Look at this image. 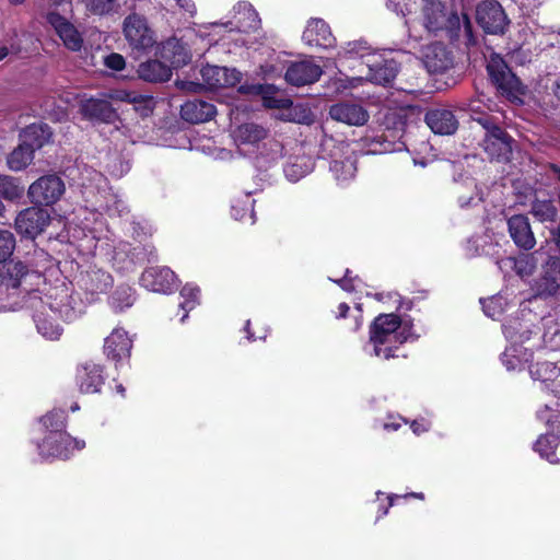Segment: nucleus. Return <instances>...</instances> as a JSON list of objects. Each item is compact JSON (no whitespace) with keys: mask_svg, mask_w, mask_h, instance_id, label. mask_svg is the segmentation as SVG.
I'll list each match as a JSON object with an SVG mask.
<instances>
[{"mask_svg":"<svg viewBox=\"0 0 560 560\" xmlns=\"http://www.w3.org/2000/svg\"><path fill=\"white\" fill-rule=\"evenodd\" d=\"M234 20L229 21L231 30L242 33L255 32L260 27V19L253 5L246 1L238 2L234 8Z\"/></svg>","mask_w":560,"mask_h":560,"instance_id":"22","label":"nucleus"},{"mask_svg":"<svg viewBox=\"0 0 560 560\" xmlns=\"http://www.w3.org/2000/svg\"><path fill=\"white\" fill-rule=\"evenodd\" d=\"M203 83L209 89L233 86L241 81L242 73L236 69L218 66H205L200 70Z\"/></svg>","mask_w":560,"mask_h":560,"instance_id":"18","label":"nucleus"},{"mask_svg":"<svg viewBox=\"0 0 560 560\" xmlns=\"http://www.w3.org/2000/svg\"><path fill=\"white\" fill-rule=\"evenodd\" d=\"M75 381L81 393H98L105 381L103 368L94 362H84L77 369Z\"/></svg>","mask_w":560,"mask_h":560,"instance_id":"17","label":"nucleus"},{"mask_svg":"<svg viewBox=\"0 0 560 560\" xmlns=\"http://www.w3.org/2000/svg\"><path fill=\"white\" fill-rule=\"evenodd\" d=\"M427 125L436 135H453L458 128V121L452 110L434 108L425 114Z\"/></svg>","mask_w":560,"mask_h":560,"instance_id":"25","label":"nucleus"},{"mask_svg":"<svg viewBox=\"0 0 560 560\" xmlns=\"http://www.w3.org/2000/svg\"><path fill=\"white\" fill-rule=\"evenodd\" d=\"M109 98L115 101H120L125 103L130 104H144L145 113H151L153 109V97L139 94L135 91H127V90H118L115 92H112L108 95Z\"/></svg>","mask_w":560,"mask_h":560,"instance_id":"35","label":"nucleus"},{"mask_svg":"<svg viewBox=\"0 0 560 560\" xmlns=\"http://www.w3.org/2000/svg\"><path fill=\"white\" fill-rule=\"evenodd\" d=\"M141 284L153 292H171L176 285V276L168 267H151L140 278Z\"/></svg>","mask_w":560,"mask_h":560,"instance_id":"15","label":"nucleus"},{"mask_svg":"<svg viewBox=\"0 0 560 560\" xmlns=\"http://www.w3.org/2000/svg\"><path fill=\"white\" fill-rule=\"evenodd\" d=\"M549 170L553 174V176L557 178V180L560 182V166H558L557 164H550Z\"/></svg>","mask_w":560,"mask_h":560,"instance_id":"59","label":"nucleus"},{"mask_svg":"<svg viewBox=\"0 0 560 560\" xmlns=\"http://www.w3.org/2000/svg\"><path fill=\"white\" fill-rule=\"evenodd\" d=\"M330 117L349 126H363L369 120L368 112L359 104L338 103L330 107Z\"/></svg>","mask_w":560,"mask_h":560,"instance_id":"24","label":"nucleus"},{"mask_svg":"<svg viewBox=\"0 0 560 560\" xmlns=\"http://www.w3.org/2000/svg\"><path fill=\"white\" fill-rule=\"evenodd\" d=\"M509 233L515 245L529 250L535 247L536 238L529 219L525 214H514L508 220Z\"/></svg>","mask_w":560,"mask_h":560,"instance_id":"20","label":"nucleus"},{"mask_svg":"<svg viewBox=\"0 0 560 560\" xmlns=\"http://www.w3.org/2000/svg\"><path fill=\"white\" fill-rule=\"evenodd\" d=\"M339 59H362V66L369 59L376 56L372 47L363 39L352 40L346 44L341 50L338 51Z\"/></svg>","mask_w":560,"mask_h":560,"instance_id":"32","label":"nucleus"},{"mask_svg":"<svg viewBox=\"0 0 560 560\" xmlns=\"http://www.w3.org/2000/svg\"><path fill=\"white\" fill-rule=\"evenodd\" d=\"M215 114L214 105L201 100L187 101L180 107L182 118L192 124L208 121L212 119Z\"/></svg>","mask_w":560,"mask_h":560,"instance_id":"27","label":"nucleus"},{"mask_svg":"<svg viewBox=\"0 0 560 560\" xmlns=\"http://www.w3.org/2000/svg\"><path fill=\"white\" fill-rule=\"evenodd\" d=\"M20 50L21 47L13 42V38H11L8 43L0 45V61L10 54H19Z\"/></svg>","mask_w":560,"mask_h":560,"instance_id":"52","label":"nucleus"},{"mask_svg":"<svg viewBox=\"0 0 560 560\" xmlns=\"http://www.w3.org/2000/svg\"><path fill=\"white\" fill-rule=\"evenodd\" d=\"M179 9L194 16L197 12L196 4L192 0H174Z\"/></svg>","mask_w":560,"mask_h":560,"instance_id":"53","label":"nucleus"},{"mask_svg":"<svg viewBox=\"0 0 560 560\" xmlns=\"http://www.w3.org/2000/svg\"><path fill=\"white\" fill-rule=\"evenodd\" d=\"M5 211V206L3 205V202L0 200V218L3 215Z\"/></svg>","mask_w":560,"mask_h":560,"instance_id":"64","label":"nucleus"},{"mask_svg":"<svg viewBox=\"0 0 560 560\" xmlns=\"http://www.w3.org/2000/svg\"><path fill=\"white\" fill-rule=\"evenodd\" d=\"M131 347L132 342L127 331L121 328H115L112 334L105 338L104 353L108 359L120 361L130 355Z\"/></svg>","mask_w":560,"mask_h":560,"instance_id":"26","label":"nucleus"},{"mask_svg":"<svg viewBox=\"0 0 560 560\" xmlns=\"http://www.w3.org/2000/svg\"><path fill=\"white\" fill-rule=\"evenodd\" d=\"M260 93L262 94L264 104L269 108L284 109L292 105L291 100L287 97H276L271 94L276 92L273 85L260 86Z\"/></svg>","mask_w":560,"mask_h":560,"instance_id":"41","label":"nucleus"},{"mask_svg":"<svg viewBox=\"0 0 560 560\" xmlns=\"http://www.w3.org/2000/svg\"><path fill=\"white\" fill-rule=\"evenodd\" d=\"M529 374L533 380L547 383L556 380L560 370L557 365L549 361L536 362L529 366Z\"/></svg>","mask_w":560,"mask_h":560,"instance_id":"36","label":"nucleus"},{"mask_svg":"<svg viewBox=\"0 0 560 560\" xmlns=\"http://www.w3.org/2000/svg\"><path fill=\"white\" fill-rule=\"evenodd\" d=\"M351 271L349 269L346 270L345 277L336 282L347 292H353L357 289L355 282H358V278H352L350 276Z\"/></svg>","mask_w":560,"mask_h":560,"instance_id":"51","label":"nucleus"},{"mask_svg":"<svg viewBox=\"0 0 560 560\" xmlns=\"http://www.w3.org/2000/svg\"><path fill=\"white\" fill-rule=\"evenodd\" d=\"M558 439L555 435H541L535 443V451L551 463L559 460L556 455Z\"/></svg>","mask_w":560,"mask_h":560,"instance_id":"39","label":"nucleus"},{"mask_svg":"<svg viewBox=\"0 0 560 560\" xmlns=\"http://www.w3.org/2000/svg\"><path fill=\"white\" fill-rule=\"evenodd\" d=\"M80 112L85 118L90 120L113 124L118 119L117 112L106 100H85L81 103Z\"/></svg>","mask_w":560,"mask_h":560,"instance_id":"23","label":"nucleus"},{"mask_svg":"<svg viewBox=\"0 0 560 560\" xmlns=\"http://www.w3.org/2000/svg\"><path fill=\"white\" fill-rule=\"evenodd\" d=\"M245 330L247 331V339L248 340H254L252 334L249 332V320L246 323Z\"/></svg>","mask_w":560,"mask_h":560,"instance_id":"62","label":"nucleus"},{"mask_svg":"<svg viewBox=\"0 0 560 560\" xmlns=\"http://www.w3.org/2000/svg\"><path fill=\"white\" fill-rule=\"evenodd\" d=\"M200 290L197 287L186 284L182 291L180 295L184 301L180 303V307L186 311V313L182 317V322H184L187 317V313L191 311L196 304L198 303Z\"/></svg>","mask_w":560,"mask_h":560,"instance_id":"42","label":"nucleus"},{"mask_svg":"<svg viewBox=\"0 0 560 560\" xmlns=\"http://www.w3.org/2000/svg\"><path fill=\"white\" fill-rule=\"evenodd\" d=\"M323 69L312 60L292 62L285 72V81L295 86L313 84L319 80Z\"/></svg>","mask_w":560,"mask_h":560,"instance_id":"13","label":"nucleus"},{"mask_svg":"<svg viewBox=\"0 0 560 560\" xmlns=\"http://www.w3.org/2000/svg\"><path fill=\"white\" fill-rule=\"evenodd\" d=\"M530 213L540 223H556L559 211L553 199L535 197L530 202Z\"/></svg>","mask_w":560,"mask_h":560,"instance_id":"28","label":"nucleus"},{"mask_svg":"<svg viewBox=\"0 0 560 560\" xmlns=\"http://www.w3.org/2000/svg\"><path fill=\"white\" fill-rule=\"evenodd\" d=\"M487 71L492 82L502 94L515 96L522 91L521 81L514 73H512L501 57L492 56L488 62Z\"/></svg>","mask_w":560,"mask_h":560,"instance_id":"10","label":"nucleus"},{"mask_svg":"<svg viewBox=\"0 0 560 560\" xmlns=\"http://www.w3.org/2000/svg\"><path fill=\"white\" fill-rule=\"evenodd\" d=\"M33 149L22 141V143L9 154L7 163L10 170L19 172L26 168L33 162Z\"/></svg>","mask_w":560,"mask_h":560,"instance_id":"33","label":"nucleus"},{"mask_svg":"<svg viewBox=\"0 0 560 560\" xmlns=\"http://www.w3.org/2000/svg\"><path fill=\"white\" fill-rule=\"evenodd\" d=\"M302 39L308 46L323 48H330L336 44V38L334 37L329 25L324 20L316 18H313L307 22Z\"/></svg>","mask_w":560,"mask_h":560,"instance_id":"19","label":"nucleus"},{"mask_svg":"<svg viewBox=\"0 0 560 560\" xmlns=\"http://www.w3.org/2000/svg\"><path fill=\"white\" fill-rule=\"evenodd\" d=\"M384 428H385V429H389V428H392V429H394V430H397V429L399 428V424H388V423H386V424L384 425Z\"/></svg>","mask_w":560,"mask_h":560,"instance_id":"63","label":"nucleus"},{"mask_svg":"<svg viewBox=\"0 0 560 560\" xmlns=\"http://www.w3.org/2000/svg\"><path fill=\"white\" fill-rule=\"evenodd\" d=\"M49 223L50 214L48 211L34 206L19 212L14 225L19 234L34 238L40 234Z\"/></svg>","mask_w":560,"mask_h":560,"instance_id":"11","label":"nucleus"},{"mask_svg":"<svg viewBox=\"0 0 560 560\" xmlns=\"http://www.w3.org/2000/svg\"><path fill=\"white\" fill-rule=\"evenodd\" d=\"M350 307L347 303H340L338 306V318H345L349 312Z\"/></svg>","mask_w":560,"mask_h":560,"instance_id":"57","label":"nucleus"},{"mask_svg":"<svg viewBox=\"0 0 560 560\" xmlns=\"http://www.w3.org/2000/svg\"><path fill=\"white\" fill-rule=\"evenodd\" d=\"M28 272L27 267L21 262H10L8 266V279H3L7 287L18 288L20 285L21 279L26 276Z\"/></svg>","mask_w":560,"mask_h":560,"instance_id":"43","label":"nucleus"},{"mask_svg":"<svg viewBox=\"0 0 560 560\" xmlns=\"http://www.w3.org/2000/svg\"><path fill=\"white\" fill-rule=\"evenodd\" d=\"M267 135L268 131L262 126L254 122L240 125L233 132L237 144H255L264 140Z\"/></svg>","mask_w":560,"mask_h":560,"instance_id":"31","label":"nucleus"},{"mask_svg":"<svg viewBox=\"0 0 560 560\" xmlns=\"http://www.w3.org/2000/svg\"><path fill=\"white\" fill-rule=\"evenodd\" d=\"M477 121L486 129L483 149L489 158L498 161H509L512 154L513 139L489 117H480Z\"/></svg>","mask_w":560,"mask_h":560,"instance_id":"7","label":"nucleus"},{"mask_svg":"<svg viewBox=\"0 0 560 560\" xmlns=\"http://www.w3.org/2000/svg\"><path fill=\"white\" fill-rule=\"evenodd\" d=\"M115 205H116L115 209L109 207L108 211L110 212V214L114 213L115 211H117L118 214L120 215L121 212L126 209V207H125V205H124V202L121 200L115 201Z\"/></svg>","mask_w":560,"mask_h":560,"instance_id":"58","label":"nucleus"},{"mask_svg":"<svg viewBox=\"0 0 560 560\" xmlns=\"http://www.w3.org/2000/svg\"><path fill=\"white\" fill-rule=\"evenodd\" d=\"M79 287L91 295L105 293L113 284V277L106 270L90 266L81 271L78 278Z\"/></svg>","mask_w":560,"mask_h":560,"instance_id":"14","label":"nucleus"},{"mask_svg":"<svg viewBox=\"0 0 560 560\" xmlns=\"http://www.w3.org/2000/svg\"><path fill=\"white\" fill-rule=\"evenodd\" d=\"M560 285L556 278L546 276L537 282V295L540 298L553 296L558 293Z\"/></svg>","mask_w":560,"mask_h":560,"instance_id":"45","label":"nucleus"},{"mask_svg":"<svg viewBox=\"0 0 560 560\" xmlns=\"http://www.w3.org/2000/svg\"><path fill=\"white\" fill-rule=\"evenodd\" d=\"M477 21L490 34H501L508 25V18L503 8L493 0L485 1L478 5Z\"/></svg>","mask_w":560,"mask_h":560,"instance_id":"12","label":"nucleus"},{"mask_svg":"<svg viewBox=\"0 0 560 560\" xmlns=\"http://www.w3.org/2000/svg\"><path fill=\"white\" fill-rule=\"evenodd\" d=\"M472 197H469V198H466V197H459L458 198V202L462 208L464 207H468L471 205V201H472Z\"/></svg>","mask_w":560,"mask_h":560,"instance_id":"60","label":"nucleus"},{"mask_svg":"<svg viewBox=\"0 0 560 560\" xmlns=\"http://www.w3.org/2000/svg\"><path fill=\"white\" fill-rule=\"evenodd\" d=\"M310 158L301 156L296 158L294 162L289 163L284 167V174L291 182H298L304 177L313 168Z\"/></svg>","mask_w":560,"mask_h":560,"instance_id":"38","label":"nucleus"},{"mask_svg":"<svg viewBox=\"0 0 560 560\" xmlns=\"http://www.w3.org/2000/svg\"><path fill=\"white\" fill-rule=\"evenodd\" d=\"M51 295H46V299L33 298L32 307L35 308L34 320L36 323L37 330L40 335L48 339H58L61 335V328L56 324L47 314H45V307L47 306L52 313H59L68 320H72L83 313L82 307H75L71 304L70 300H73L66 290H61L59 301L57 298L51 300ZM81 306V304H79Z\"/></svg>","mask_w":560,"mask_h":560,"instance_id":"2","label":"nucleus"},{"mask_svg":"<svg viewBox=\"0 0 560 560\" xmlns=\"http://www.w3.org/2000/svg\"><path fill=\"white\" fill-rule=\"evenodd\" d=\"M135 108L141 113L142 116H148L150 113H145L144 104H133Z\"/></svg>","mask_w":560,"mask_h":560,"instance_id":"61","label":"nucleus"},{"mask_svg":"<svg viewBox=\"0 0 560 560\" xmlns=\"http://www.w3.org/2000/svg\"><path fill=\"white\" fill-rule=\"evenodd\" d=\"M423 25L430 33L445 32L448 37H457L460 31V19L456 12L448 10L439 0H423Z\"/></svg>","mask_w":560,"mask_h":560,"instance_id":"4","label":"nucleus"},{"mask_svg":"<svg viewBox=\"0 0 560 560\" xmlns=\"http://www.w3.org/2000/svg\"><path fill=\"white\" fill-rule=\"evenodd\" d=\"M116 0H81L86 10L93 14L104 15L113 11Z\"/></svg>","mask_w":560,"mask_h":560,"instance_id":"46","label":"nucleus"},{"mask_svg":"<svg viewBox=\"0 0 560 560\" xmlns=\"http://www.w3.org/2000/svg\"><path fill=\"white\" fill-rule=\"evenodd\" d=\"M463 37L464 44L469 47L476 45V38L472 33L470 21L464 16L463 24L460 23V31L457 37H450L451 39H459Z\"/></svg>","mask_w":560,"mask_h":560,"instance_id":"49","label":"nucleus"},{"mask_svg":"<svg viewBox=\"0 0 560 560\" xmlns=\"http://www.w3.org/2000/svg\"><path fill=\"white\" fill-rule=\"evenodd\" d=\"M518 350L515 347L508 348L502 354V363L509 371L518 370L522 368V360L516 354Z\"/></svg>","mask_w":560,"mask_h":560,"instance_id":"48","label":"nucleus"},{"mask_svg":"<svg viewBox=\"0 0 560 560\" xmlns=\"http://www.w3.org/2000/svg\"><path fill=\"white\" fill-rule=\"evenodd\" d=\"M411 429L415 433L419 434L421 432H425L428 431L429 429V425L424 422V421H417L415 420L412 423H411Z\"/></svg>","mask_w":560,"mask_h":560,"instance_id":"55","label":"nucleus"},{"mask_svg":"<svg viewBox=\"0 0 560 560\" xmlns=\"http://www.w3.org/2000/svg\"><path fill=\"white\" fill-rule=\"evenodd\" d=\"M550 235L557 250L560 253V224L550 231Z\"/></svg>","mask_w":560,"mask_h":560,"instance_id":"54","label":"nucleus"},{"mask_svg":"<svg viewBox=\"0 0 560 560\" xmlns=\"http://www.w3.org/2000/svg\"><path fill=\"white\" fill-rule=\"evenodd\" d=\"M139 77L148 82H164L170 80L172 70L159 60H148L139 65Z\"/></svg>","mask_w":560,"mask_h":560,"instance_id":"29","label":"nucleus"},{"mask_svg":"<svg viewBox=\"0 0 560 560\" xmlns=\"http://www.w3.org/2000/svg\"><path fill=\"white\" fill-rule=\"evenodd\" d=\"M66 191L65 182L57 174H46L33 182L27 189V197L35 206H52Z\"/></svg>","mask_w":560,"mask_h":560,"instance_id":"6","label":"nucleus"},{"mask_svg":"<svg viewBox=\"0 0 560 560\" xmlns=\"http://www.w3.org/2000/svg\"><path fill=\"white\" fill-rule=\"evenodd\" d=\"M135 302V292L129 285H119L110 296V306L115 312H122Z\"/></svg>","mask_w":560,"mask_h":560,"instance_id":"37","label":"nucleus"},{"mask_svg":"<svg viewBox=\"0 0 560 560\" xmlns=\"http://www.w3.org/2000/svg\"><path fill=\"white\" fill-rule=\"evenodd\" d=\"M23 194L24 187L18 178L0 175V198L16 201L23 197Z\"/></svg>","mask_w":560,"mask_h":560,"instance_id":"34","label":"nucleus"},{"mask_svg":"<svg viewBox=\"0 0 560 560\" xmlns=\"http://www.w3.org/2000/svg\"><path fill=\"white\" fill-rule=\"evenodd\" d=\"M249 210L248 208L244 209L242 208L241 210L234 205L232 206V215L236 219V220H243L245 214H246V211Z\"/></svg>","mask_w":560,"mask_h":560,"instance_id":"56","label":"nucleus"},{"mask_svg":"<svg viewBox=\"0 0 560 560\" xmlns=\"http://www.w3.org/2000/svg\"><path fill=\"white\" fill-rule=\"evenodd\" d=\"M330 156V172L338 182H347L355 176L357 159L349 143L343 141L337 143L334 142Z\"/></svg>","mask_w":560,"mask_h":560,"instance_id":"9","label":"nucleus"},{"mask_svg":"<svg viewBox=\"0 0 560 560\" xmlns=\"http://www.w3.org/2000/svg\"><path fill=\"white\" fill-rule=\"evenodd\" d=\"M51 136V130L47 125L32 124L23 130L22 141L35 152V150L48 143Z\"/></svg>","mask_w":560,"mask_h":560,"instance_id":"30","label":"nucleus"},{"mask_svg":"<svg viewBox=\"0 0 560 560\" xmlns=\"http://www.w3.org/2000/svg\"><path fill=\"white\" fill-rule=\"evenodd\" d=\"M47 22L52 26L67 48L73 51L80 50L83 39L73 24L55 12L47 14Z\"/></svg>","mask_w":560,"mask_h":560,"instance_id":"21","label":"nucleus"},{"mask_svg":"<svg viewBox=\"0 0 560 560\" xmlns=\"http://www.w3.org/2000/svg\"><path fill=\"white\" fill-rule=\"evenodd\" d=\"M422 61L430 73H443L453 66L452 54L441 43L427 45L422 50Z\"/></svg>","mask_w":560,"mask_h":560,"instance_id":"16","label":"nucleus"},{"mask_svg":"<svg viewBox=\"0 0 560 560\" xmlns=\"http://www.w3.org/2000/svg\"><path fill=\"white\" fill-rule=\"evenodd\" d=\"M15 248L14 235L7 230H0V262H4Z\"/></svg>","mask_w":560,"mask_h":560,"instance_id":"44","label":"nucleus"},{"mask_svg":"<svg viewBox=\"0 0 560 560\" xmlns=\"http://www.w3.org/2000/svg\"><path fill=\"white\" fill-rule=\"evenodd\" d=\"M365 72L351 79V86H358L362 81L385 85L390 83L397 75L399 66L394 59H385L381 55L372 57V60L364 62Z\"/></svg>","mask_w":560,"mask_h":560,"instance_id":"8","label":"nucleus"},{"mask_svg":"<svg viewBox=\"0 0 560 560\" xmlns=\"http://www.w3.org/2000/svg\"><path fill=\"white\" fill-rule=\"evenodd\" d=\"M124 35L133 52H147L155 44L154 32L144 16L131 13L124 20Z\"/></svg>","mask_w":560,"mask_h":560,"instance_id":"5","label":"nucleus"},{"mask_svg":"<svg viewBox=\"0 0 560 560\" xmlns=\"http://www.w3.org/2000/svg\"><path fill=\"white\" fill-rule=\"evenodd\" d=\"M104 63L107 68L115 70V71H120L126 66L125 58L120 54H116V52H113V54H109L108 56H106L104 59Z\"/></svg>","mask_w":560,"mask_h":560,"instance_id":"50","label":"nucleus"},{"mask_svg":"<svg viewBox=\"0 0 560 560\" xmlns=\"http://www.w3.org/2000/svg\"><path fill=\"white\" fill-rule=\"evenodd\" d=\"M408 338L409 335L401 327L399 316L395 314H381L370 326V340L365 350L372 347L371 354L388 360L397 357L395 351Z\"/></svg>","mask_w":560,"mask_h":560,"instance_id":"1","label":"nucleus"},{"mask_svg":"<svg viewBox=\"0 0 560 560\" xmlns=\"http://www.w3.org/2000/svg\"><path fill=\"white\" fill-rule=\"evenodd\" d=\"M483 312L491 318H497L503 312L501 298H490L488 300H481Z\"/></svg>","mask_w":560,"mask_h":560,"instance_id":"47","label":"nucleus"},{"mask_svg":"<svg viewBox=\"0 0 560 560\" xmlns=\"http://www.w3.org/2000/svg\"><path fill=\"white\" fill-rule=\"evenodd\" d=\"M52 417L56 418V423L50 424L54 431L52 433H48V435L38 445L39 454L45 458H68L74 450H82L85 446V442L73 439L63 431L67 418L63 410H52L45 415L40 419L43 425L49 427L47 421Z\"/></svg>","mask_w":560,"mask_h":560,"instance_id":"3","label":"nucleus"},{"mask_svg":"<svg viewBox=\"0 0 560 560\" xmlns=\"http://www.w3.org/2000/svg\"><path fill=\"white\" fill-rule=\"evenodd\" d=\"M542 341L546 348L557 351L560 350V322L559 319H547Z\"/></svg>","mask_w":560,"mask_h":560,"instance_id":"40","label":"nucleus"}]
</instances>
